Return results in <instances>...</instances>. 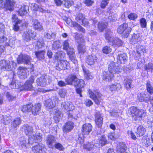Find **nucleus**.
Here are the masks:
<instances>
[{"instance_id": "obj_57", "label": "nucleus", "mask_w": 153, "mask_h": 153, "mask_svg": "<svg viewBox=\"0 0 153 153\" xmlns=\"http://www.w3.org/2000/svg\"><path fill=\"white\" fill-rule=\"evenodd\" d=\"M44 45L43 39L42 38H39L37 42L36 46L39 48H41Z\"/></svg>"}, {"instance_id": "obj_60", "label": "nucleus", "mask_w": 153, "mask_h": 153, "mask_svg": "<svg viewBox=\"0 0 153 153\" xmlns=\"http://www.w3.org/2000/svg\"><path fill=\"white\" fill-rule=\"evenodd\" d=\"M112 42L114 44H115L118 46H122L123 43L122 41L119 39H116L114 40H113Z\"/></svg>"}, {"instance_id": "obj_36", "label": "nucleus", "mask_w": 153, "mask_h": 153, "mask_svg": "<svg viewBox=\"0 0 153 153\" xmlns=\"http://www.w3.org/2000/svg\"><path fill=\"white\" fill-rule=\"evenodd\" d=\"M28 10L29 7L27 6L24 5L21 7L18 13L20 16H23L27 14Z\"/></svg>"}, {"instance_id": "obj_12", "label": "nucleus", "mask_w": 153, "mask_h": 153, "mask_svg": "<svg viewBox=\"0 0 153 153\" xmlns=\"http://www.w3.org/2000/svg\"><path fill=\"white\" fill-rule=\"evenodd\" d=\"M68 63L66 60H59L56 66V69L59 71L67 69L68 66Z\"/></svg>"}, {"instance_id": "obj_20", "label": "nucleus", "mask_w": 153, "mask_h": 153, "mask_svg": "<svg viewBox=\"0 0 153 153\" xmlns=\"http://www.w3.org/2000/svg\"><path fill=\"white\" fill-rule=\"evenodd\" d=\"M77 79L76 75L74 74H71L69 75L65 79V82L68 85H72L74 83V84L75 83Z\"/></svg>"}, {"instance_id": "obj_41", "label": "nucleus", "mask_w": 153, "mask_h": 153, "mask_svg": "<svg viewBox=\"0 0 153 153\" xmlns=\"http://www.w3.org/2000/svg\"><path fill=\"white\" fill-rule=\"evenodd\" d=\"M45 51L44 50L35 52V54L36 58L39 60L44 59Z\"/></svg>"}, {"instance_id": "obj_28", "label": "nucleus", "mask_w": 153, "mask_h": 153, "mask_svg": "<svg viewBox=\"0 0 153 153\" xmlns=\"http://www.w3.org/2000/svg\"><path fill=\"white\" fill-rule=\"evenodd\" d=\"M41 104L38 103L33 105L31 108L32 114L34 115L38 114L41 109Z\"/></svg>"}, {"instance_id": "obj_24", "label": "nucleus", "mask_w": 153, "mask_h": 153, "mask_svg": "<svg viewBox=\"0 0 153 153\" xmlns=\"http://www.w3.org/2000/svg\"><path fill=\"white\" fill-rule=\"evenodd\" d=\"M55 138L51 135H48L46 138V143L49 148H53L56 143Z\"/></svg>"}, {"instance_id": "obj_39", "label": "nucleus", "mask_w": 153, "mask_h": 153, "mask_svg": "<svg viewBox=\"0 0 153 153\" xmlns=\"http://www.w3.org/2000/svg\"><path fill=\"white\" fill-rule=\"evenodd\" d=\"M55 111L56 113L54 116V119L55 123H57L59 122L60 119L62 117L63 115L59 110H55Z\"/></svg>"}, {"instance_id": "obj_49", "label": "nucleus", "mask_w": 153, "mask_h": 153, "mask_svg": "<svg viewBox=\"0 0 153 153\" xmlns=\"http://www.w3.org/2000/svg\"><path fill=\"white\" fill-rule=\"evenodd\" d=\"M32 106V105L31 104L27 105H24L22 107V111L23 112H25L26 111L30 112L31 111V108Z\"/></svg>"}, {"instance_id": "obj_46", "label": "nucleus", "mask_w": 153, "mask_h": 153, "mask_svg": "<svg viewBox=\"0 0 153 153\" xmlns=\"http://www.w3.org/2000/svg\"><path fill=\"white\" fill-rule=\"evenodd\" d=\"M33 134L32 135V136L30 137V138H32L33 140H36V141L37 140L39 141H40L42 140V135L40 133H35L34 132Z\"/></svg>"}, {"instance_id": "obj_55", "label": "nucleus", "mask_w": 153, "mask_h": 153, "mask_svg": "<svg viewBox=\"0 0 153 153\" xmlns=\"http://www.w3.org/2000/svg\"><path fill=\"white\" fill-rule=\"evenodd\" d=\"M66 91L64 89H61L59 90L58 94L62 98H65L66 94Z\"/></svg>"}, {"instance_id": "obj_31", "label": "nucleus", "mask_w": 153, "mask_h": 153, "mask_svg": "<svg viewBox=\"0 0 153 153\" xmlns=\"http://www.w3.org/2000/svg\"><path fill=\"white\" fill-rule=\"evenodd\" d=\"M126 146L123 143H120L117 146V153H128L126 152Z\"/></svg>"}, {"instance_id": "obj_10", "label": "nucleus", "mask_w": 153, "mask_h": 153, "mask_svg": "<svg viewBox=\"0 0 153 153\" xmlns=\"http://www.w3.org/2000/svg\"><path fill=\"white\" fill-rule=\"evenodd\" d=\"M32 151L35 153H45L46 149L44 145L39 143L32 147Z\"/></svg>"}, {"instance_id": "obj_3", "label": "nucleus", "mask_w": 153, "mask_h": 153, "mask_svg": "<svg viewBox=\"0 0 153 153\" xmlns=\"http://www.w3.org/2000/svg\"><path fill=\"white\" fill-rule=\"evenodd\" d=\"M30 57L27 55L22 54L20 55L17 59V61L18 64L24 63L26 65L30 64V67L29 68L32 69L33 68V65L30 64Z\"/></svg>"}, {"instance_id": "obj_62", "label": "nucleus", "mask_w": 153, "mask_h": 153, "mask_svg": "<svg viewBox=\"0 0 153 153\" xmlns=\"http://www.w3.org/2000/svg\"><path fill=\"white\" fill-rule=\"evenodd\" d=\"M12 20L13 22L14 23L17 22V24H20L22 21L19 19L17 18L16 15L15 14H13L12 16Z\"/></svg>"}, {"instance_id": "obj_2", "label": "nucleus", "mask_w": 153, "mask_h": 153, "mask_svg": "<svg viewBox=\"0 0 153 153\" xmlns=\"http://www.w3.org/2000/svg\"><path fill=\"white\" fill-rule=\"evenodd\" d=\"M76 35L75 38L76 42L79 43L78 49L79 53H84L85 51V47L84 45V40L82 34H79L77 33H75Z\"/></svg>"}, {"instance_id": "obj_25", "label": "nucleus", "mask_w": 153, "mask_h": 153, "mask_svg": "<svg viewBox=\"0 0 153 153\" xmlns=\"http://www.w3.org/2000/svg\"><path fill=\"white\" fill-rule=\"evenodd\" d=\"M25 133L29 137L32 136V135L34 132L33 131V129L32 127L28 125L27 124H25L23 126Z\"/></svg>"}, {"instance_id": "obj_56", "label": "nucleus", "mask_w": 153, "mask_h": 153, "mask_svg": "<svg viewBox=\"0 0 153 153\" xmlns=\"http://www.w3.org/2000/svg\"><path fill=\"white\" fill-rule=\"evenodd\" d=\"M85 18L82 14H79L76 18V20L79 23H81L82 21Z\"/></svg>"}, {"instance_id": "obj_9", "label": "nucleus", "mask_w": 153, "mask_h": 153, "mask_svg": "<svg viewBox=\"0 0 153 153\" xmlns=\"http://www.w3.org/2000/svg\"><path fill=\"white\" fill-rule=\"evenodd\" d=\"M122 69L117 64L114 62H111L109 65V71L114 74H118L121 71Z\"/></svg>"}, {"instance_id": "obj_33", "label": "nucleus", "mask_w": 153, "mask_h": 153, "mask_svg": "<svg viewBox=\"0 0 153 153\" xmlns=\"http://www.w3.org/2000/svg\"><path fill=\"white\" fill-rule=\"evenodd\" d=\"M110 90L111 91H118L122 89V86L120 83H115L109 86Z\"/></svg>"}, {"instance_id": "obj_58", "label": "nucleus", "mask_w": 153, "mask_h": 153, "mask_svg": "<svg viewBox=\"0 0 153 153\" xmlns=\"http://www.w3.org/2000/svg\"><path fill=\"white\" fill-rule=\"evenodd\" d=\"M138 17L137 15L135 13H131L129 14L128 16V18L133 21L135 20Z\"/></svg>"}, {"instance_id": "obj_32", "label": "nucleus", "mask_w": 153, "mask_h": 153, "mask_svg": "<svg viewBox=\"0 0 153 153\" xmlns=\"http://www.w3.org/2000/svg\"><path fill=\"white\" fill-rule=\"evenodd\" d=\"M82 67L85 78L87 80L92 79L93 78V76L91 73L83 65H82Z\"/></svg>"}, {"instance_id": "obj_37", "label": "nucleus", "mask_w": 153, "mask_h": 153, "mask_svg": "<svg viewBox=\"0 0 153 153\" xmlns=\"http://www.w3.org/2000/svg\"><path fill=\"white\" fill-rule=\"evenodd\" d=\"M127 56L125 53L121 54L118 55L117 59L118 63H124L125 61H126Z\"/></svg>"}, {"instance_id": "obj_15", "label": "nucleus", "mask_w": 153, "mask_h": 153, "mask_svg": "<svg viewBox=\"0 0 153 153\" xmlns=\"http://www.w3.org/2000/svg\"><path fill=\"white\" fill-rule=\"evenodd\" d=\"M92 126L90 123H86L82 126V132L83 135H87L89 134L92 131Z\"/></svg>"}, {"instance_id": "obj_6", "label": "nucleus", "mask_w": 153, "mask_h": 153, "mask_svg": "<svg viewBox=\"0 0 153 153\" xmlns=\"http://www.w3.org/2000/svg\"><path fill=\"white\" fill-rule=\"evenodd\" d=\"M90 97L94 101L95 103L99 105L102 100V94L97 91H92L89 90L88 91Z\"/></svg>"}, {"instance_id": "obj_7", "label": "nucleus", "mask_w": 153, "mask_h": 153, "mask_svg": "<svg viewBox=\"0 0 153 153\" xmlns=\"http://www.w3.org/2000/svg\"><path fill=\"white\" fill-rule=\"evenodd\" d=\"M53 100L55 102V104L53 103L52 100L51 99H49L45 101L44 105L46 109L48 110L54 108L56 104L58 103L59 101V98L56 97H54Z\"/></svg>"}, {"instance_id": "obj_13", "label": "nucleus", "mask_w": 153, "mask_h": 153, "mask_svg": "<svg viewBox=\"0 0 153 153\" xmlns=\"http://www.w3.org/2000/svg\"><path fill=\"white\" fill-rule=\"evenodd\" d=\"M35 78V76H31L25 83L23 88L25 90H32L33 89V87L32 84L33 83Z\"/></svg>"}, {"instance_id": "obj_8", "label": "nucleus", "mask_w": 153, "mask_h": 153, "mask_svg": "<svg viewBox=\"0 0 153 153\" xmlns=\"http://www.w3.org/2000/svg\"><path fill=\"white\" fill-rule=\"evenodd\" d=\"M36 36V32L31 29L27 30L25 31L23 35V39L27 42L31 40V39H33Z\"/></svg>"}, {"instance_id": "obj_18", "label": "nucleus", "mask_w": 153, "mask_h": 153, "mask_svg": "<svg viewBox=\"0 0 153 153\" xmlns=\"http://www.w3.org/2000/svg\"><path fill=\"white\" fill-rule=\"evenodd\" d=\"M137 100L140 102L145 101L147 102L149 100V95L146 92L138 94L137 96Z\"/></svg>"}, {"instance_id": "obj_35", "label": "nucleus", "mask_w": 153, "mask_h": 153, "mask_svg": "<svg viewBox=\"0 0 153 153\" xmlns=\"http://www.w3.org/2000/svg\"><path fill=\"white\" fill-rule=\"evenodd\" d=\"M146 132V129L143 126L140 125L137 127L136 133L137 136L140 137L144 135Z\"/></svg>"}, {"instance_id": "obj_26", "label": "nucleus", "mask_w": 153, "mask_h": 153, "mask_svg": "<svg viewBox=\"0 0 153 153\" xmlns=\"http://www.w3.org/2000/svg\"><path fill=\"white\" fill-rule=\"evenodd\" d=\"M62 108L67 111H71L74 108V106L71 102H62L61 104Z\"/></svg>"}, {"instance_id": "obj_48", "label": "nucleus", "mask_w": 153, "mask_h": 153, "mask_svg": "<svg viewBox=\"0 0 153 153\" xmlns=\"http://www.w3.org/2000/svg\"><path fill=\"white\" fill-rule=\"evenodd\" d=\"M56 34L54 33H50L49 31L45 32L44 34V37L48 39H51L52 38H55Z\"/></svg>"}, {"instance_id": "obj_43", "label": "nucleus", "mask_w": 153, "mask_h": 153, "mask_svg": "<svg viewBox=\"0 0 153 153\" xmlns=\"http://www.w3.org/2000/svg\"><path fill=\"white\" fill-rule=\"evenodd\" d=\"M74 85L76 88H82L85 85L84 81L82 79H77Z\"/></svg>"}, {"instance_id": "obj_23", "label": "nucleus", "mask_w": 153, "mask_h": 153, "mask_svg": "<svg viewBox=\"0 0 153 153\" xmlns=\"http://www.w3.org/2000/svg\"><path fill=\"white\" fill-rule=\"evenodd\" d=\"M67 50V54L69 56L70 59L74 64L77 63V61L76 59V57L74 48H69V49Z\"/></svg>"}, {"instance_id": "obj_44", "label": "nucleus", "mask_w": 153, "mask_h": 153, "mask_svg": "<svg viewBox=\"0 0 153 153\" xmlns=\"http://www.w3.org/2000/svg\"><path fill=\"white\" fill-rule=\"evenodd\" d=\"M112 33L109 30H107L106 32L105 37L106 39L107 40L108 42H112L113 41Z\"/></svg>"}, {"instance_id": "obj_61", "label": "nucleus", "mask_w": 153, "mask_h": 153, "mask_svg": "<svg viewBox=\"0 0 153 153\" xmlns=\"http://www.w3.org/2000/svg\"><path fill=\"white\" fill-rule=\"evenodd\" d=\"M11 118L9 117H3V120L2 121L4 125H7L10 122Z\"/></svg>"}, {"instance_id": "obj_30", "label": "nucleus", "mask_w": 153, "mask_h": 153, "mask_svg": "<svg viewBox=\"0 0 153 153\" xmlns=\"http://www.w3.org/2000/svg\"><path fill=\"white\" fill-rule=\"evenodd\" d=\"M141 40V37L139 34L134 33L131 39L130 42L132 44H134Z\"/></svg>"}, {"instance_id": "obj_29", "label": "nucleus", "mask_w": 153, "mask_h": 153, "mask_svg": "<svg viewBox=\"0 0 153 153\" xmlns=\"http://www.w3.org/2000/svg\"><path fill=\"white\" fill-rule=\"evenodd\" d=\"M32 24L35 30L41 31L43 29L41 23L37 20L33 19L32 22Z\"/></svg>"}, {"instance_id": "obj_5", "label": "nucleus", "mask_w": 153, "mask_h": 153, "mask_svg": "<svg viewBox=\"0 0 153 153\" xmlns=\"http://www.w3.org/2000/svg\"><path fill=\"white\" fill-rule=\"evenodd\" d=\"M130 111L132 114V119L135 120H140L144 113L143 111L134 107L131 108Z\"/></svg>"}, {"instance_id": "obj_17", "label": "nucleus", "mask_w": 153, "mask_h": 153, "mask_svg": "<svg viewBox=\"0 0 153 153\" xmlns=\"http://www.w3.org/2000/svg\"><path fill=\"white\" fill-rule=\"evenodd\" d=\"M97 58L94 54L88 55L86 58L85 61L88 65H94L97 61Z\"/></svg>"}, {"instance_id": "obj_22", "label": "nucleus", "mask_w": 153, "mask_h": 153, "mask_svg": "<svg viewBox=\"0 0 153 153\" xmlns=\"http://www.w3.org/2000/svg\"><path fill=\"white\" fill-rule=\"evenodd\" d=\"M114 77V74L109 71H104L102 72V79L106 81H109L112 80Z\"/></svg>"}, {"instance_id": "obj_51", "label": "nucleus", "mask_w": 153, "mask_h": 153, "mask_svg": "<svg viewBox=\"0 0 153 153\" xmlns=\"http://www.w3.org/2000/svg\"><path fill=\"white\" fill-rule=\"evenodd\" d=\"M99 140V145H98L97 146L99 145V147H100V146H102L107 143V140L106 139L105 137L104 136H102L100 139Z\"/></svg>"}, {"instance_id": "obj_63", "label": "nucleus", "mask_w": 153, "mask_h": 153, "mask_svg": "<svg viewBox=\"0 0 153 153\" xmlns=\"http://www.w3.org/2000/svg\"><path fill=\"white\" fill-rule=\"evenodd\" d=\"M15 43V42L13 39H10L9 40L8 42H5V45L12 47Z\"/></svg>"}, {"instance_id": "obj_40", "label": "nucleus", "mask_w": 153, "mask_h": 153, "mask_svg": "<svg viewBox=\"0 0 153 153\" xmlns=\"http://www.w3.org/2000/svg\"><path fill=\"white\" fill-rule=\"evenodd\" d=\"M22 120L19 117L15 118L12 122L11 126L13 128L15 129L21 124Z\"/></svg>"}, {"instance_id": "obj_21", "label": "nucleus", "mask_w": 153, "mask_h": 153, "mask_svg": "<svg viewBox=\"0 0 153 153\" xmlns=\"http://www.w3.org/2000/svg\"><path fill=\"white\" fill-rule=\"evenodd\" d=\"M15 2L13 0H6L4 7L6 10L12 11L13 9Z\"/></svg>"}, {"instance_id": "obj_53", "label": "nucleus", "mask_w": 153, "mask_h": 153, "mask_svg": "<svg viewBox=\"0 0 153 153\" xmlns=\"http://www.w3.org/2000/svg\"><path fill=\"white\" fill-rule=\"evenodd\" d=\"M60 47V42L58 41H56L54 42L52 45V49L53 50H57Z\"/></svg>"}, {"instance_id": "obj_16", "label": "nucleus", "mask_w": 153, "mask_h": 153, "mask_svg": "<svg viewBox=\"0 0 153 153\" xmlns=\"http://www.w3.org/2000/svg\"><path fill=\"white\" fill-rule=\"evenodd\" d=\"M66 22L71 27H76L79 30L83 33H85V29L76 22L72 21L70 19L68 18H67Z\"/></svg>"}, {"instance_id": "obj_42", "label": "nucleus", "mask_w": 153, "mask_h": 153, "mask_svg": "<svg viewBox=\"0 0 153 153\" xmlns=\"http://www.w3.org/2000/svg\"><path fill=\"white\" fill-rule=\"evenodd\" d=\"M65 55V53L62 51H59L56 52L55 55L54 57L55 59L60 60L64 58Z\"/></svg>"}, {"instance_id": "obj_4", "label": "nucleus", "mask_w": 153, "mask_h": 153, "mask_svg": "<svg viewBox=\"0 0 153 153\" xmlns=\"http://www.w3.org/2000/svg\"><path fill=\"white\" fill-rule=\"evenodd\" d=\"M131 31V29L128 27V24L126 23H124L119 26L117 29V32L120 34H123L125 37H128Z\"/></svg>"}, {"instance_id": "obj_11", "label": "nucleus", "mask_w": 153, "mask_h": 153, "mask_svg": "<svg viewBox=\"0 0 153 153\" xmlns=\"http://www.w3.org/2000/svg\"><path fill=\"white\" fill-rule=\"evenodd\" d=\"M28 72L27 68L22 67H19L18 69L17 73L20 79H25L27 78L28 76Z\"/></svg>"}, {"instance_id": "obj_19", "label": "nucleus", "mask_w": 153, "mask_h": 153, "mask_svg": "<svg viewBox=\"0 0 153 153\" xmlns=\"http://www.w3.org/2000/svg\"><path fill=\"white\" fill-rule=\"evenodd\" d=\"M103 118L99 112L95 114V122L96 126L99 128L102 127L103 123Z\"/></svg>"}, {"instance_id": "obj_52", "label": "nucleus", "mask_w": 153, "mask_h": 153, "mask_svg": "<svg viewBox=\"0 0 153 153\" xmlns=\"http://www.w3.org/2000/svg\"><path fill=\"white\" fill-rule=\"evenodd\" d=\"M98 27L99 31L102 32L106 27V25L103 22H99Z\"/></svg>"}, {"instance_id": "obj_64", "label": "nucleus", "mask_w": 153, "mask_h": 153, "mask_svg": "<svg viewBox=\"0 0 153 153\" xmlns=\"http://www.w3.org/2000/svg\"><path fill=\"white\" fill-rule=\"evenodd\" d=\"M137 52L139 54H140L141 52L143 53L146 52V49H145V46H140L137 48Z\"/></svg>"}, {"instance_id": "obj_50", "label": "nucleus", "mask_w": 153, "mask_h": 153, "mask_svg": "<svg viewBox=\"0 0 153 153\" xmlns=\"http://www.w3.org/2000/svg\"><path fill=\"white\" fill-rule=\"evenodd\" d=\"M146 86L147 92L149 93L150 94H152L153 93V87L151 85L150 81H147Z\"/></svg>"}, {"instance_id": "obj_45", "label": "nucleus", "mask_w": 153, "mask_h": 153, "mask_svg": "<svg viewBox=\"0 0 153 153\" xmlns=\"http://www.w3.org/2000/svg\"><path fill=\"white\" fill-rule=\"evenodd\" d=\"M4 30H1L0 31V43H4L6 42L7 39L5 36Z\"/></svg>"}, {"instance_id": "obj_54", "label": "nucleus", "mask_w": 153, "mask_h": 153, "mask_svg": "<svg viewBox=\"0 0 153 153\" xmlns=\"http://www.w3.org/2000/svg\"><path fill=\"white\" fill-rule=\"evenodd\" d=\"M73 4V1L69 0H64V5L67 8H69Z\"/></svg>"}, {"instance_id": "obj_38", "label": "nucleus", "mask_w": 153, "mask_h": 153, "mask_svg": "<svg viewBox=\"0 0 153 153\" xmlns=\"http://www.w3.org/2000/svg\"><path fill=\"white\" fill-rule=\"evenodd\" d=\"M98 147L97 144H93L92 143H88L84 144V148L88 151H91L94 148V147Z\"/></svg>"}, {"instance_id": "obj_1", "label": "nucleus", "mask_w": 153, "mask_h": 153, "mask_svg": "<svg viewBox=\"0 0 153 153\" xmlns=\"http://www.w3.org/2000/svg\"><path fill=\"white\" fill-rule=\"evenodd\" d=\"M16 64L12 61L10 62L4 60L0 61V69L4 71H12L15 69Z\"/></svg>"}, {"instance_id": "obj_59", "label": "nucleus", "mask_w": 153, "mask_h": 153, "mask_svg": "<svg viewBox=\"0 0 153 153\" xmlns=\"http://www.w3.org/2000/svg\"><path fill=\"white\" fill-rule=\"evenodd\" d=\"M140 24L142 28H146L147 25V22L146 19L144 18H142L140 19Z\"/></svg>"}, {"instance_id": "obj_27", "label": "nucleus", "mask_w": 153, "mask_h": 153, "mask_svg": "<svg viewBox=\"0 0 153 153\" xmlns=\"http://www.w3.org/2000/svg\"><path fill=\"white\" fill-rule=\"evenodd\" d=\"M36 83L39 86L41 87L45 86L47 84L46 77L42 76L37 78L36 80Z\"/></svg>"}, {"instance_id": "obj_14", "label": "nucleus", "mask_w": 153, "mask_h": 153, "mask_svg": "<svg viewBox=\"0 0 153 153\" xmlns=\"http://www.w3.org/2000/svg\"><path fill=\"white\" fill-rule=\"evenodd\" d=\"M31 139L30 137H29V139L26 138L24 137H21L19 139L20 146L22 148L26 149L29 144L32 143L30 142V141Z\"/></svg>"}, {"instance_id": "obj_34", "label": "nucleus", "mask_w": 153, "mask_h": 153, "mask_svg": "<svg viewBox=\"0 0 153 153\" xmlns=\"http://www.w3.org/2000/svg\"><path fill=\"white\" fill-rule=\"evenodd\" d=\"M73 123L72 122L67 123L63 128V131L64 132H68L70 131L73 128Z\"/></svg>"}, {"instance_id": "obj_47", "label": "nucleus", "mask_w": 153, "mask_h": 153, "mask_svg": "<svg viewBox=\"0 0 153 153\" xmlns=\"http://www.w3.org/2000/svg\"><path fill=\"white\" fill-rule=\"evenodd\" d=\"M132 80L130 78H127L125 80V86L127 90H128L132 87Z\"/></svg>"}]
</instances>
